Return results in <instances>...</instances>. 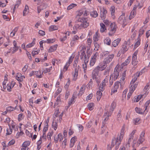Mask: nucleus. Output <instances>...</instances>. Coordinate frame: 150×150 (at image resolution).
Masks as SVG:
<instances>
[{"mask_svg": "<svg viewBox=\"0 0 150 150\" xmlns=\"http://www.w3.org/2000/svg\"><path fill=\"white\" fill-rule=\"evenodd\" d=\"M79 59V56L77 57V58H75V59L74 61V64H73V66L74 67H76L77 66V64L78 62Z\"/></svg>", "mask_w": 150, "mask_h": 150, "instance_id": "864d4df0", "label": "nucleus"}, {"mask_svg": "<svg viewBox=\"0 0 150 150\" xmlns=\"http://www.w3.org/2000/svg\"><path fill=\"white\" fill-rule=\"evenodd\" d=\"M147 94L148 93H147V94L144 93V94L138 95L136 97L134 98V101L136 102H138L140 99L142 98H144L146 96V94Z\"/></svg>", "mask_w": 150, "mask_h": 150, "instance_id": "4468645a", "label": "nucleus"}, {"mask_svg": "<svg viewBox=\"0 0 150 150\" xmlns=\"http://www.w3.org/2000/svg\"><path fill=\"white\" fill-rule=\"evenodd\" d=\"M73 58L72 57V56H71L69 58L68 62H67L64 66V71H66L67 70L69 66V64L71 63L73 60Z\"/></svg>", "mask_w": 150, "mask_h": 150, "instance_id": "f8f14e48", "label": "nucleus"}, {"mask_svg": "<svg viewBox=\"0 0 150 150\" xmlns=\"http://www.w3.org/2000/svg\"><path fill=\"white\" fill-rule=\"evenodd\" d=\"M103 55L104 56H108V57L105 58L103 61L104 64L109 63L112 61L114 55L113 54H110V52L108 51H105L103 52Z\"/></svg>", "mask_w": 150, "mask_h": 150, "instance_id": "f03ea898", "label": "nucleus"}, {"mask_svg": "<svg viewBox=\"0 0 150 150\" xmlns=\"http://www.w3.org/2000/svg\"><path fill=\"white\" fill-rule=\"evenodd\" d=\"M121 110H120L119 111L118 114L117 115V120L118 121L121 120L122 117V115L121 114Z\"/></svg>", "mask_w": 150, "mask_h": 150, "instance_id": "c03bdc74", "label": "nucleus"}, {"mask_svg": "<svg viewBox=\"0 0 150 150\" xmlns=\"http://www.w3.org/2000/svg\"><path fill=\"white\" fill-rule=\"evenodd\" d=\"M140 119L139 118H137L136 119H134V124L135 125L138 124L139 123V122L140 121Z\"/></svg>", "mask_w": 150, "mask_h": 150, "instance_id": "e2e57ef3", "label": "nucleus"}, {"mask_svg": "<svg viewBox=\"0 0 150 150\" xmlns=\"http://www.w3.org/2000/svg\"><path fill=\"white\" fill-rule=\"evenodd\" d=\"M134 91H133L132 90H131L129 89V92L128 93L127 96V100H128L129 98H130V96L132 95V93Z\"/></svg>", "mask_w": 150, "mask_h": 150, "instance_id": "5fc2aeb1", "label": "nucleus"}, {"mask_svg": "<svg viewBox=\"0 0 150 150\" xmlns=\"http://www.w3.org/2000/svg\"><path fill=\"white\" fill-rule=\"evenodd\" d=\"M137 77L136 76H134V78H133L132 80L131 81L130 84L132 85V84H134V83L136 81L137 79Z\"/></svg>", "mask_w": 150, "mask_h": 150, "instance_id": "052dcab7", "label": "nucleus"}, {"mask_svg": "<svg viewBox=\"0 0 150 150\" xmlns=\"http://www.w3.org/2000/svg\"><path fill=\"white\" fill-rule=\"evenodd\" d=\"M144 134L145 132H144L143 131L142 132L140 135V137L138 141L139 144L142 143L144 141V139L143 137H144Z\"/></svg>", "mask_w": 150, "mask_h": 150, "instance_id": "dca6fc26", "label": "nucleus"}, {"mask_svg": "<svg viewBox=\"0 0 150 150\" xmlns=\"http://www.w3.org/2000/svg\"><path fill=\"white\" fill-rule=\"evenodd\" d=\"M120 71V69H119V66L117 65L114 69L113 72L114 78L115 80L117 78L119 75V72Z\"/></svg>", "mask_w": 150, "mask_h": 150, "instance_id": "0eeeda50", "label": "nucleus"}, {"mask_svg": "<svg viewBox=\"0 0 150 150\" xmlns=\"http://www.w3.org/2000/svg\"><path fill=\"white\" fill-rule=\"evenodd\" d=\"M120 83V82L118 81H117L114 84V88H115V89H116L117 90V89L118 88L119 86V84Z\"/></svg>", "mask_w": 150, "mask_h": 150, "instance_id": "de8ad7c7", "label": "nucleus"}, {"mask_svg": "<svg viewBox=\"0 0 150 150\" xmlns=\"http://www.w3.org/2000/svg\"><path fill=\"white\" fill-rule=\"evenodd\" d=\"M47 43H50L54 42L55 41V40L54 39H50L47 40Z\"/></svg>", "mask_w": 150, "mask_h": 150, "instance_id": "bf43d9fd", "label": "nucleus"}, {"mask_svg": "<svg viewBox=\"0 0 150 150\" xmlns=\"http://www.w3.org/2000/svg\"><path fill=\"white\" fill-rule=\"evenodd\" d=\"M116 25L115 23H111L110 25V32L108 33L109 35L112 36L115 33L116 31Z\"/></svg>", "mask_w": 150, "mask_h": 150, "instance_id": "39448f33", "label": "nucleus"}, {"mask_svg": "<svg viewBox=\"0 0 150 150\" xmlns=\"http://www.w3.org/2000/svg\"><path fill=\"white\" fill-rule=\"evenodd\" d=\"M120 40L121 39L120 38H117L112 43V46H113L114 47H116L118 45Z\"/></svg>", "mask_w": 150, "mask_h": 150, "instance_id": "a211bd4d", "label": "nucleus"}, {"mask_svg": "<svg viewBox=\"0 0 150 150\" xmlns=\"http://www.w3.org/2000/svg\"><path fill=\"white\" fill-rule=\"evenodd\" d=\"M58 29V27L55 25H52L50 26L49 28V30L52 31L53 30H57Z\"/></svg>", "mask_w": 150, "mask_h": 150, "instance_id": "a878e982", "label": "nucleus"}, {"mask_svg": "<svg viewBox=\"0 0 150 150\" xmlns=\"http://www.w3.org/2000/svg\"><path fill=\"white\" fill-rule=\"evenodd\" d=\"M93 79H95L97 83L98 84L100 82V79L99 77L97 76H93Z\"/></svg>", "mask_w": 150, "mask_h": 150, "instance_id": "a18cd8bd", "label": "nucleus"}, {"mask_svg": "<svg viewBox=\"0 0 150 150\" xmlns=\"http://www.w3.org/2000/svg\"><path fill=\"white\" fill-rule=\"evenodd\" d=\"M87 18L82 17L79 18L77 20L79 22H81V24H76L73 27L74 30H77L78 28L81 29L83 28H87L89 25V23L87 22Z\"/></svg>", "mask_w": 150, "mask_h": 150, "instance_id": "f257e3e1", "label": "nucleus"}, {"mask_svg": "<svg viewBox=\"0 0 150 150\" xmlns=\"http://www.w3.org/2000/svg\"><path fill=\"white\" fill-rule=\"evenodd\" d=\"M104 43L108 45H110L111 44L110 39L108 37L106 38L104 40Z\"/></svg>", "mask_w": 150, "mask_h": 150, "instance_id": "bb28decb", "label": "nucleus"}, {"mask_svg": "<svg viewBox=\"0 0 150 150\" xmlns=\"http://www.w3.org/2000/svg\"><path fill=\"white\" fill-rule=\"evenodd\" d=\"M35 44V42H33L31 43H29L26 46L27 48H30L33 46Z\"/></svg>", "mask_w": 150, "mask_h": 150, "instance_id": "0e129e2a", "label": "nucleus"}, {"mask_svg": "<svg viewBox=\"0 0 150 150\" xmlns=\"http://www.w3.org/2000/svg\"><path fill=\"white\" fill-rule=\"evenodd\" d=\"M75 98V97L73 96L71 100L69 101L68 103V107H69L74 102V100Z\"/></svg>", "mask_w": 150, "mask_h": 150, "instance_id": "6e6d98bb", "label": "nucleus"}, {"mask_svg": "<svg viewBox=\"0 0 150 150\" xmlns=\"http://www.w3.org/2000/svg\"><path fill=\"white\" fill-rule=\"evenodd\" d=\"M122 140L117 137L116 138H114L112 140V142L111 144V147H113L115 144L116 145L115 150H117L119 147V145L120 144Z\"/></svg>", "mask_w": 150, "mask_h": 150, "instance_id": "7ed1b4c3", "label": "nucleus"}, {"mask_svg": "<svg viewBox=\"0 0 150 150\" xmlns=\"http://www.w3.org/2000/svg\"><path fill=\"white\" fill-rule=\"evenodd\" d=\"M106 85L103 84V83H101L100 84L99 88L100 91H103L105 89V87Z\"/></svg>", "mask_w": 150, "mask_h": 150, "instance_id": "e433bc0d", "label": "nucleus"}, {"mask_svg": "<svg viewBox=\"0 0 150 150\" xmlns=\"http://www.w3.org/2000/svg\"><path fill=\"white\" fill-rule=\"evenodd\" d=\"M130 60V57H129L125 62L121 64V66L122 68L124 66H127L128 64L129 63Z\"/></svg>", "mask_w": 150, "mask_h": 150, "instance_id": "6ab92c4d", "label": "nucleus"}, {"mask_svg": "<svg viewBox=\"0 0 150 150\" xmlns=\"http://www.w3.org/2000/svg\"><path fill=\"white\" fill-rule=\"evenodd\" d=\"M138 84V82H136L134 84H132L131 85V86L130 88V90H132L133 91H134L136 88L137 87Z\"/></svg>", "mask_w": 150, "mask_h": 150, "instance_id": "b1692460", "label": "nucleus"}, {"mask_svg": "<svg viewBox=\"0 0 150 150\" xmlns=\"http://www.w3.org/2000/svg\"><path fill=\"white\" fill-rule=\"evenodd\" d=\"M78 70L76 68H75V73L74 76V79L75 81L77 79V77L78 76Z\"/></svg>", "mask_w": 150, "mask_h": 150, "instance_id": "79ce46f5", "label": "nucleus"}, {"mask_svg": "<svg viewBox=\"0 0 150 150\" xmlns=\"http://www.w3.org/2000/svg\"><path fill=\"white\" fill-rule=\"evenodd\" d=\"M53 134V131H51L49 132L47 134V138L48 140H51V137L52 136Z\"/></svg>", "mask_w": 150, "mask_h": 150, "instance_id": "72a5a7b5", "label": "nucleus"}, {"mask_svg": "<svg viewBox=\"0 0 150 150\" xmlns=\"http://www.w3.org/2000/svg\"><path fill=\"white\" fill-rule=\"evenodd\" d=\"M8 125L9 126V129H6L7 133H6V134H7V135H10L12 133V129H11V126L9 125V124H8Z\"/></svg>", "mask_w": 150, "mask_h": 150, "instance_id": "4c0bfd02", "label": "nucleus"}, {"mask_svg": "<svg viewBox=\"0 0 150 150\" xmlns=\"http://www.w3.org/2000/svg\"><path fill=\"white\" fill-rule=\"evenodd\" d=\"M23 114H20L18 115V120L19 121H20L22 120L23 118Z\"/></svg>", "mask_w": 150, "mask_h": 150, "instance_id": "3c124183", "label": "nucleus"}, {"mask_svg": "<svg viewBox=\"0 0 150 150\" xmlns=\"http://www.w3.org/2000/svg\"><path fill=\"white\" fill-rule=\"evenodd\" d=\"M130 42L129 41H128L127 42L125 41L121 49V50L119 51L118 52L119 53H121L122 54H124L128 50V48L127 46V44L129 43Z\"/></svg>", "mask_w": 150, "mask_h": 150, "instance_id": "20e7f679", "label": "nucleus"}, {"mask_svg": "<svg viewBox=\"0 0 150 150\" xmlns=\"http://www.w3.org/2000/svg\"><path fill=\"white\" fill-rule=\"evenodd\" d=\"M135 110L137 113L140 114H142L144 113V112H142L141 109L138 108L137 107H136L135 108Z\"/></svg>", "mask_w": 150, "mask_h": 150, "instance_id": "58836bf2", "label": "nucleus"}, {"mask_svg": "<svg viewBox=\"0 0 150 150\" xmlns=\"http://www.w3.org/2000/svg\"><path fill=\"white\" fill-rule=\"evenodd\" d=\"M112 112L110 111H107L104 113L103 118L104 119V122H106L109 119V117L112 114Z\"/></svg>", "mask_w": 150, "mask_h": 150, "instance_id": "6e6552de", "label": "nucleus"}, {"mask_svg": "<svg viewBox=\"0 0 150 150\" xmlns=\"http://www.w3.org/2000/svg\"><path fill=\"white\" fill-rule=\"evenodd\" d=\"M136 13V11L135 10H132L131 11L129 16V18L130 19L134 17Z\"/></svg>", "mask_w": 150, "mask_h": 150, "instance_id": "c9c22d12", "label": "nucleus"}, {"mask_svg": "<svg viewBox=\"0 0 150 150\" xmlns=\"http://www.w3.org/2000/svg\"><path fill=\"white\" fill-rule=\"evenodd\" d=\"M126 20L124 14L121 15L119 17L118 20V22L120 24H122L123 27H124L125 25L124 24Z\"/></svg>", "mask_w": 150, "mask_h": 150, "instance_id": "423d86ee", "label": "nucleus"}, {"mask_svg": "<svg viewBox=\"0 0 150 150\" xmlns=\"http://www.w3.org/2000/svg\"><path fill=\"white\" fill-rule=\"evenodd\" d=\"M91 15L93 17L96 18L98 16V13L96 11H93L91 13Z\"/></svg>", "mask_w": 150, "mask_h": 150, "instance_id": "f704fd0d", "label": "nucleus"}, {"mask_svg": "<svg viewBox=\"0 0 150 150\" xmlns=\"http://www.w3.org/2000/svg\"><path fill=\"white\" fill-rule=\"evenodd\" d=\"M16 79L19 82H21L23 81V79L21 77V74H18L16 77Z\"/></svg>", "mask_w": 150, "mask_h": 150, "instance_id": "37998d69", "label": "nucleus"}, {"mask_svg": "<svg viewBox=\"0 0 150 150\" xmlns=\"http://www.w3.org/2000/svg\"><path fill=\"white\" fill-rule=\"evenodd\" d=\"M101 91H98L97 92V99L98 101L100 100L102 95V93Z\"/></svg>", "mask_w": 150, "mask_h": 150, "instance_id": "5701e85b", "label": "nucleus"}, {"mask_svg": "<svg viewBox=\"0 0 150 150\" xmlns=\"http://www.w3.org/2000/svg\"><path fill=\"white\" fill-rule=\"evenodd\" d=\"M111 14L112 15H114L115 12V7L114 6H112L110 9Z\"/></svg>", "mask_w": 150, "mask_h": 150, "instance_id": "09e8293b", "label": "nucleus"}, {"mask_svg": "<svg viewBox=\"0 0 150 150\" xmlns=\"http://www.w3.org/2000/svg\"><path fill=\"white\" fill-rule=\"evenodd\" d=\"M82 49L81 50L80 52L81 53V59H84V60L85 59L86 60V62H88V60H87V59L86 58V57L85 52V51L83 49V47H82Z\"/></svg>", "mask_w": 150, "mask_h": 150, "instance_id": "2eb2a0df", "label": "nucleus"}, {"mask_svg": "<svg viewBox=\"0 0 150 150\" xmlns=\"http://www.w3.org/2000/svg\"><path fill=\"white\" fill-rule=\"evenodd\" d=\"M126 71L127 70H125L123 72L122 74V77L121 78V80H120V87L122 88L123 86L125 83L124 80L125 79Z\"/></svg>", "mask_w": 150, "mask_h": 150, "instance_id": "9d476101", "label": "nucleus"}, {"mask_svg": "<svg viewBox=\"0 0 150 150\" xmlns=\"http://www.w3.org/2000/svg\"><path fill=\"white\" fill-rule=\"evenodd\" d=\"M52 126L54 129L55 130H56L57 127V122L53 121L52 122Z\"/></svg>", "mask_w": 150, "mask_h": 150, "instance_id": "a19ab883", "label": "nucleus"}, {"mask_svg": "<svg viewBox=\"0 0 150 150\" xmlns=\"http://www.w3.org/2000/svg\"><path fill=\"white\" fill-rule=\"evenodd\" d=\"M100 25L101 26L100 31L101 33H103L105 31V30L106 29L105 28V25L103 23H100Z\"/></svg>", "mask_w": 150, "mask_h": 150, "instance_id": "c756f323", "label": "nucleus"}, {"mask_svg": "<svg viewBox=\"0 0 150 150\" xmlns=\"http://www.w3.org/2000/svg\"><path fill=\"white\" fill-rule=\"evenodd\" d=\"M100 10L101 11V12H100L101 17L103 19H105L106 14L107 13V11L104 8H101Z\"/></svg>", "mask_w": 150, "mask_h": 150, "instance_id": "ddd939ff", "label": "nucleus"}, {"mask_svg": "<svg viewBox=\"0 0 150 150\" xmlns=\"http://www.w3.org/2000/svg\"><path fill=\"white\" fill-rule=\"evenodd\" d=\"M58 139H59L60 141H61L62 140V136L61 133H59L58 135Z\"/></svg>", "mask_w": 150, "mask_h": 150, "instance_id": "338daca9", "label": "nucleus"}, {"mask_svg": "<svg viewBox=\"0 0 150 150\" xmlns=\"http://www.w3.org/2000/svg\"><path fill=\"white\" fill-rule=\"evenodd\" d=\"M35 75L37 77L41 78L42 77V75L41 74L40 72L38 71H33L31 72L29 74L30 76H31L33 75Z\"/></svg>", "mask_w": 150, "mask_h": 150, "instance_id": "9b49d317", "label": "nucleus"}, {"mask_svg": "<svg viewBox=\"0 0 150 150\" xmlns=\"http://www.w3.org/2000/svg\"><path fill=\"white\" fill-rule=\"evenodd\" d=\"M140 38H138V40L137 41V42H136L135 44V45H134V48H136L137 47H138L140 44Z\"/></svg>", "mask_w": 150, "mask_h": 150, "instance_id": "49530a36", "label": "nucleus"}, {"mask_svg": "<svg viewBox=\"0 0 150 150\" xmlns=\"http://www.w3.org/2000/svg\"><path fill=\"white\" fill-rule=\"evenodd\" d=\"M98 54L97 52H96L93 55V56L92 57L90 62L91 66H93L95 64L96 61V58L97 56H98Z\"/></svg>", "mask_w": 150, "mask_h": 150, "instance_id": "1a4fd4ad", "label": "nucleus"}, {"mask_svg": "<svg viewBox=\"0 0 150 150\" xmlns=\"http://www.w3.org/2000/svg\"><path fill=\"white\" fill-rule=\"evenodd\" d=\"M15 142V141L14 140L12 139L11 140V141L9 142L7 145V146L8 147L11 145H13L14 144Z\"/></svg>", "mask_w": 150, "mask_h": 150, "instance_id": "4d7b16f0", "label": "nucleus"}, {"mask_svg": "<svg viewBox=\"0 0 150 150\" xmlns=\"http://www.w3.org/2000/svg\"><path fill=\"white\" fill-rule=\"evenodd\" d=\"M77 5L76 4H71L67 8V10H69L73 8L74 7H75Z\"/></svg>", "mask_w": 150, "mask_h": 150, "instance_id": "ea45409f", "label": "nucleus"}, {"mask_svg": "<svg viewBox=\"0 0 150 150\" xmlns=\"http://www.w3.org/2000/svg\"><path fill=\"white\" fill-rule=\"evenodd\" d=\"M150 103V99L147 101L145 104L144 105V108H145L144 110V113L146 114L148 112V110L147 108L148 107V106Z\"/></svg>", "mask_w": 150, "mask_h": 150, "instance_id": "aec40b11", "label": "nucleus"}, {"mask_svg": "<svg viewBox=\"0 0 150 150\" xmlns=\"http://www.w3.org/2000/svg\"><path fill=\"white\" fill-rule=\"evenodd\" d=\"M28 9V6H25L23 12V15L25 16V15L27 11V10Z\"/></svg>", "mask_w": 150, "mask_h": 150, "instance_id": "13d9d810", "label": "nucleus"}, {"mask_svg": "<svg viewBox=\"0 0 150 150\" xmlns=\"http://www.w3.org/2000/svg\"><path fill=\"white\" fill-rule=\"evenodd\" d=\"M105 64H99L96 68L98 69L99 71H102L105 69L107 67V65Z\"/></svg>", "mask_w": 150, "mask_h": 150, "instance_id": "f3484780", "label": "nucleus"}, {"mask_svg": "<svg viewBox=\"0 0 150 150\" xmlns=\"http://www.w3.org/2000/svg\"><path fill=\"white\" fill-rule=\"evenodd\" d=\"M116 106V103L114 102H112L111 104L110 107V111L112 112L114 109H115Z\"/></svg>", "mask_w": 150, "mask_h": 150, "instance_id": "cd10ccee", "label": "nucleus"}, {"mask_svg": "<svg viewBox=\"0 0 150 150\" xmlns=\"http://www.w3.org/2000/svg\"><path fill=\"white\" fill-rule=\"evenodd\" d=\"M30 144L29 142L28 141H26L24 142L22 145L23 147H27Z\"/></svg>", "mask_w": 150, "mask_h": 150, "instance_id": "603ef678", "label": "nucleus"}, {"mask_svg": "<svg viewBox=\"0 0 150 150\" xmlns=\"http://www.w3.org/2000/svg\"><path fill=\"white\" fill-rule=\"evenodd\" d=\"M133 139V137L132 136H130V137L128 139L127 143L126 144V147L127 148L129 147L130 145V143L131 141Z\"/></svg>", "mask_w": 150, "mask_h": 150, "instance_id": "c85d7f7f", "label": "nucleus"}, {"mask_svg": "<svg viewBox=\"0 0 150 150\" xmlns=\"http://www.w3.org/2000/svg\"><path fill=\"white\" fill-rule=\"evenodd\" d=\"M85 89V87L83 86L80 88V91L78 94L79 95L81 96L82 94L84 93Z\"/></svg>", "mask_w": 150, "mask_h": 150, "instance_id": "7c9ffc66", "label": "nucleus"}, {"mask_svg": "<svg viewBox=\"0 0 150 150\" xmlns=\"http://www.w3.org/2000/svg\"><path fill=\"white\" fill-rule=\"evenodd\" d=\"M124 129L123 128H122L121 130L120 135L119 137H118V138L120 139L121 140H122L123 139L124 134Z\"/></svg>", "mask_w": 150, "mask_h": 150, "instance_id": "473e14b6", "label": "nucleus"}, {"mask_svg": "<svg viewBox=\"0 0 150 150\" xmlns=\"http://www.w3.org/2000/svg\"><path fill=\"white\" fill-rule=\"evenodd\" d=\"M138 61H137V57L135 56H132V64L135 67L137 64Z\"/></svg>", "mask_w": 150, "mask_h": 150, "instance_id": "4be33fe9", "label": "nucleus"}, {"mask_svg": "<svg viewBox=\"0 0 150 150\" xmlns=\"http://www.w3.org/2000/svg\"><path fill=\"white\" fill-rule=\"evenodd\" d=\"M15 108L11 106L8 107L6 109V110L7 111H12L14 110Z\"/></svg>", "mask_w": 150, "mask_h": 150, "instance_id": "774afa93", "label": "nucleus"}, {"mask_svg": "<svg viewBox=\"0 0 150 150\" xmlns=\"http://www.w3.org/2000/svg\"><path fill=\"white\" fill-rule=\"evenodd\" d=\"M144 31L143 29H141L139 31V37L142 36L143 34Z\"/></svg>", "mask_w": 150, "mask_h": 150, "instance_id": "69168bd1", "label": "nucleus"}, {"mask_svg": "<svg viewBox=\"0 0 150 150\" xmlns=\"http://www.w3.org/2000/svg\"><path fill=\"white\" fill-rule=\"evenodd\" d=\"M6 88L7 90L9 91L10 92L11 91V89L12 88L11 84V83L7 84L6 86Z\"/></svg>", "mask_w": 150, "mask_h": 150, "instance_id": "8fccbe9b", "label": "nucleus"}, {"mask_svg": "<svg viewBox=\"0 0 150 150\" xmlns=\"http://www.w3.org/2000/svg\"><path fill=\"white\" fill-rule=\"evenodd\" d=\"M99 71V70L96 67L92 72V77L98 76V75Z\"/></svg>", "mask_w": 150, "mask_h": 150, "instance_id": "412c9836", "label": "nucleus"}, {"mask_svg": "<svg viewBox=\"0 0 150 150\" xmlns=\"http://www.w3.org/2000/svg\"><path fill=\"white\" fill-rule=\"evenodd\" d=\"M89 110H92L93 109L94 106V104L93 103H89L87 106Z\"/></svg>", "mask_w": 150, "mask_h": 150, "instance_id": "2f4dec72", "label": "nucleus"}, {"mask_svg": "<svg viewBox=\"0 0 150 150\" xmlns=\"http://www.w3.org/2000/svg\"><path fill=\"white\" fill-rule=\"evenodd\" d=\"M61 103V99L60 97L58 96L57 98V100L56 102L55 103V104L59 105Z\"/></svg>", "mask_w": 150, "mask_h": 150, "instance_id": "680f3d73", "label": "nucleus"}, {"mask_svg": "<svg viewBox=\"0 0 150 150\" xmlns=\"http://www.w3.org/2000/svg\"><path fill=\"white\" fill-rule=\"evenodd\" d=\"M57 45H54L53 46H51L49 49V52H52L55 51L57 49Z\"/></svg>", "mask_w": 150, "mask_h": 150, "instance_id": "393cba45", "label": "nucleus"}]
</instances>
